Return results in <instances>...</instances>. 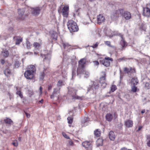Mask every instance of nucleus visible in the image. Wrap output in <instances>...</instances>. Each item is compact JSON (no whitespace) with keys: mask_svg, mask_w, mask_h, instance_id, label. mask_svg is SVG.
<instances>
[{"mask_svg":"<svg viewBox=\"0 0 150 150\" xmlns=\"http://www.w3.org/2000/svg\"><path fill=\"white\" fill-rule=\"evenodd\" d=\"M25 45L27 49H30L31 45L30 44V42L27 39H26V40Z\"/></svg>","mask_w":150,"mask_h":150,"instance_id":"31","label":"nucleus"},{"mask_svg":"<svg viewBox=\"0 0 150 150\" xmlns=\"http://www.w3.org/2000/svg\"><path fill=\"white\" fill-rule=\"evenodd\" d=\"M103 144V140L102 139H99L97 140L96 144L97 146H102Z\"/></svg>","mask_w":150,"mask_h":150,"instance_id":"30","label":"nucleus"},{"mask_svg":"<svg viewBox=\"0 0 150 150\" xmlns=\"http://www.w3.org/2000/svg\"><path fill=\"white\" fill-rule=\"evenodd\" d=\"M52 86L51 85H48V89L49 90H51L52 89Z\"/></svg>","mask_w":150,"mask_h":150,"instance_id":"60","label":"nucleus"},{"mask_svg":"<svg viewBox=\"0 0 150 150\" xmlns=\"http://www.w3.org/2000/svg\"><path fill=\"white\" fill-rule=\"evenodd\" d=\"M143 16L149 17L150 16V9L148 8H143Z\"/></svg>","mask_w":150,"mask_h":150,"instance_id":"14","label":"nucleus"},{"mask_svg":"<svg viewBox=\"0 0 150 150\" xmlns=\"http://www.w3.org/2000/svg\"><path fill=\"white\" fill-rule=\"evenodd\" d=\"M117 89L116 86L115 85H112L110 88L111 91L112 92H113Z\"/></svg>","mask_w":150,"mask_h":150,"instance_id":"37","label":"nucleus"},{"mask_svg":"<svg viewBox=\"0 0 150 150\" xmlns=\"http://www.w3.org/2000/svg\"><path fill=\"white\" fill-rule=\"evenodd\" d=\"M4 74L7 77H9L12 74L11 70L9 68L5 69L4 71Z\"/></svg>","mask_w":150,"mask_h":150,"instance_id":"17","label":"nucleus"},{"mask_svg":"<svg viewBox=\"0 0 150 150\" xmlns=\"http://www.w3.org/2000/svg\"><path fill=\"white\" fill-rule=\"evenodd\" d=\"M105 43L106 45L108 46L109 47H112V46L110 45V42L109 41H106L105 42Z\"/></svg>","mask_w":150,"mask_h":150,"instance_id":"44","label":"nucleus"},{"mask_svg":"<svg viewBox=\"0 0 150 150\" xmlns=\"http://www.w3.org/2000/svg\"><path fill=\"white\" fill-rule=\"evenodd\" d=\"M97 20L98 23L100 24L104 21L105 18L103 15L100 14L97 17Z\"/></svg>","mask_w":150,"mask_h":150,"instance_id":"13","label":"nucleus"},{"mask_svg":"<svg viewBox=\"0 0 150 150\" xmlns=\"http://www.w3.org/2000/svg\"><path fill=\"white\" fill-rule=\"evenodd\" d=\"M67 120L68 121V123L69 124H72L73 122V119L71 117H68L67 118Z\"/></svg>","mask_w":150,"mask_h":150,"instance_id":"39","label":"nucleus"},{"mask_svg":"<svg viewBox=\"0 0 150 150\" xmlns=\"http://www.w3.org/2000/svg\"><path fill=\"white\" fill-rule=\"evenodd\" d=\"M41 45V43H38L37 42H34L33 44V46L36 50H38L40 47Z\"/></svg>","mask_w":150,"mask_h":150,"instance_id":"27","label":"nucleus"},{"mask_svg":"<svg viewBox=\"0 0 150 150\" xmlns=\"http://www.w3.org/2000/svg\"><path fill=\"white\" fill-rule=\"evenodd\" d=\"M12 144L15 146H18V143L16 140L14 141Z\"/></svg>","mask_w":150,"mask_h":150,"instance_id":"46","label":"nucleus"},{"mask_svg":"<svg viewBox=\"0 0 150 150\" xmlns=\"http://www.w3.org/2000/svg\"><path fill=\"white\" fill-rule=\"evenodd\" d=\"M16 93L21 98H23V95L20 91H17L16 92Z\"/></svg>","mask_w":150,"mask_h":150,"instance_id":"42","label":"nucleus"},{"mask_svg":"<svg viewBox=\"0 0 150 150\" xmlns=\"http://www.w3.org/2000/svg\"><path fill=\"white\" fill-rule=\"evenodd\" d=\"M67 25L71 32H77L79 30V28L76 23L73 20L69 21L67 23Z\"/></svg>","mask_w":150,"mask_h":150,"instance_id":"1","label":"nucleus"},{"mask_svg":"<svg viewBox=\"0 0 150 150\" xmlns=\"http://www.w3.org/2000/svg\"><path fill=\"white\" fill-rule=\"evenodd\" d=\"M63 82L62 80H59L57 83V87L60 88L62 86Z\"/></svg>","mask_w":150,"mask_h":150,"instance_id":"36","label":"nucleus"},{"mask_svg":"<svg viewBox=\"0 0 150 150\" xmlns=\"http://www.w3.org/2000/svg\"><path fill=\"white\" fill-rule=\"evenodd\" d=\"M91 142V141H86L82 143V145L88 150H92Z\"/></svg>","mask_w":150,"mask_h":150,"instance_id":"8","label":"nucleus"},{"mask_svg":"<svg viewBox=\"0 0 150 150\" xmlns=\"http://www.w3.org/2000/svg\"><path fill=\"white\" fill-rule=\"evenodd\" d=\"M8 31L9 32V34L6 35L5 34H4L3 35V36L4 37V38L5 40H6L8 38L11 37V35L12 34V32L13 31V28L12 27H10L9 28Z\"/></svg>","mask_w":150,"mask_h":150,"instance_id":"15","label":"nucleus"},{"mask_svg":"<svg viewBox=\"0 0 150 150\" xmlns=\"http://www.w3.org/2000/svg\"><path fill=\"white\" fill-rule=\"evenodd\" d=\"M106 120L108 121H110L112 119V116L110 114H108L106 116Z\"/></svg>","mask_w":150,"mask_h":150,"instance_id":"29","label":"nucleus"},{"mask_svg":"<svg viewBox=\"0 0 150 150\" xmlns=\"http://www.w3.org/2000/svg\"><path fill=\"white\" fill-rule=\"evenodd\" d=\"M145 112V110H143L141 111V113L142 114L144 113Z\"/></svg>","mask_w":150,"mask_h":150,"instance_id":"64","label":"nucleus"},{"mask_svg":"<svg viewBox=\"0 0 150 150\" xmlns=\"http://www.w3.org/2000/svg\"><path fill=\"white\" fill-rule=\"evenodd\" d=\"M147 146L150 147V140H149L147 142Z\"/></svg>","mask_w":150,"mask_h":150,"instance_id":"56","label":"nucleus"},{"mask_svg":"<svg viewBox=\"0 0 150 150\" xmlns=\"http://www.w3.org/2000/svg\"><path fill=\"white\" fill-rule=\"evenodd\" d=\"M40 92H41V93H42V87L40 86Z\"/></svg>","mask_w":150,"mask_h":150,"instance_id":"63","label":"nucleus"},{"mask_svg":"<svg viewBox=\"0 0 150 150\" xmlns=\"http://www.w3.org/2000/svg\"><path fill=\"white\" fill-rule=\"evenodd\" d=\"M4 122L7 124L11 125L13 123V121L11 119L6 117L4 120Z\"/></svg>","mask_w":150,"mask_h":150,"instance_id":"28","label":"nucleus"},{"mask_svg":"<svg viewBox=\"0 0 150 150\" xmlns=\"http://www.w3.org/2000/svg\"><path fill=\"white\" fill-rule=\"evenodd\" d=\"M20 65V63L18 61H16L14 64V66L15 68H18Z\"/></svg>","mask_w":150,"mask_h":150,"instance_id":"41","label":"nucleus"},{"mask_svg":"<svg viewBox=\"0 0 150 150\" xmlns=\"http://www.w3.org/2000/svg\"><path fill=\"white\" fill-rule=\"evenodd\" d=\"M25 113L27 117L29 118L30 116V114L27 113L26 112H25Z\"/></svg>","mask_w":150,"mask_h":150,"instance_id":"52","label":"nucleus"},{"mask_svg":"<svg viewBox=\"0 0 150 150\" xmlns=\"http://www.w3.org/2000/svg\"><path fill=\"white\" fill-rule=\"evenodd\" d=\"M67 94L68 96L71 97L72 99H81V98L78 96L76 95V93L77 91L75 89L73 88H69Z\"/></svg>","mask_w":150,"mask_h":150,"instance_id":"2","label":"nucleus"},{"mask_svg":"<svg viewBox=\"0 0 150 150\" xmlns=\"http://www.w3.org/2000/svg\"><path fill=\"white\" fill-rule=\"evenodd\" d=\"M98 44L99 43L98 42H96L94 45H93L91 47L93 48H96L98 46Z\"/></svg>","mask_w":150,"mask_h":150,"instance_id":"47","label":"nucleus"},{"mask_svg":"<svg viewBox=\"0 0 150 150\" xmlns=\"http://www.w3.org/2000/svg\"><path fill=\"white\" fill-rule=\"evenodd\" d=\"M84 68V67L79 66L77 71V75H78L79 74H82L85 70Z\"/></svg>","mask_w":150,"mask_h":150,"instance_id":"16","label":"nucleus"},{"mask_svg":"<svg viewBox=\"0 0 150 150\" xmlns=\"http://www.w3.org/2000/svg\"><path fill=\"white\" fill-rule=\"evenodd\" d=\"M142 126H139V127L138 129L137 130V132H138L139 131H140L141 129L142 128Z\"/></svg>","mask_w":150,"mask_h":150,"instance_id":"59","label":"nucleus"},{"mask_svg":"<svg viewBox=\"0 0 150 150\" xmlns=\"http://www.w3.org/2000/svg\"><path fill=\"white\" fill-rule=\"evenodd\" d=\"M28 70L31 72L34 73L36 71V68L33 65H30L28 67Z\"/></svg>","mask_w":150,"mask_h":150,"instance_id":"21","label":"nucleus"},{"mask_svg":"<svg viewBox=\"0 0 150 150\" xmlns=\"http://www.w3.org/2000/svg\"><path fill=\"white\" fill-rule=\"evenodd\" d=\"M68 144L70 146H72L73 144V142L71 140H69L68 141Z\"/></svg>","mask_w":150,"mask_h":150,"instance_id":"49","label":"nucleus"},{"mask_svg":"<svg viewBox=\"0 0 150 150\" xmlns=\"http://www.w3.org/2000/svg\"><path fill=\"white\" fill-rule=\"evenodd\" d=\"M111 33H109L108 32H107L106 33V35L108 36H111Z\"/></svg>","mask_w":150,"mask_h":150,"instance_id":"57","label":"nucleus"},{"mask_svg":"<svg viewBox=\"0 0 150 150\" xmlns=\"http://www.w3.org/2000/svg\"><path fill=\"white\" fill-rule=\"evenodd\" d=\"M131 83L133 85H137L138 83L137 78L135 77L133 78L131 80Z\"/></svg>","mask_w":150,"mask_h":150,"instance_id":"26","label":"nucleus"},{"mask_svg":"<svg viewBox=\"0 0 150 150\" xmlns=\"http://www.w3.org/2000/svg\"><path fill=\"white\" fill-rule=\"evenodd\" d=\"M93 62L94 63V64L98 66V65L99 64V63L98 61H94Z\"/></svg>","mask_w":150,"mask_h":150,"instance_id":"51","label":"nucleus"},{"mask_svg":"<svg viewBox=\"0 0 150 150\" xmlns=\"http://www.w3.org/2000/svg\"><path fill=\"white\" fill-rule=\"evenodd\" d=\"M104 75L100 77L99 80V83L100 84V86L102 88H105L106 86L107 83L106 82L105 74H104Z\"/></svg>","mask_w":150,"mask_h":150,"instance_id":"6","label":"nucleus"},{"mask_svg":"<svg viewBox=\"0 0 150 150\" xmlns=\"http://www.w3.org/2000/svg\"><path fill=\"white\" fill-rule=\"evenodd\" d=\"M91 88H92V86H89V87L88 88V89H87L88 92L90 90H91Z\"/></svg>","mask_w":150,"mask_h":150,"instance_id":"58","label":"nucleus"},{"mask_svg":"<svg viewBox=\"0 0 150 150\" xmlns=\"http://www.w3.org/2000/svg\"><path fill=\"white\" fill-rule=\"evenodd\" d=\"M44 76H45L44 73V72L41 73L40 76V79L42 80L44 78Z\"/></svg>","mask_w":150,"mask_h":150,"instance_id":"45","label":"nucleus"},{"mask_svg":"<svg viewBox=\"0 0 150 150\" xmlns=\"http://www.w3.org/2000/svg\"><path fill=\"white\" fill-rule=\"evenodd\" d=\"M62 45L64 49H67L71 46L67 42H63L62 43Z\"/></svg>","mask_w":150,"mask_h":150,"instance_id":"35","label":"nucleus"},{"mask_svg":"<svg viewBox=\"0 0 150 150\" xmlns=\"http://www.w3.org/2000/svg\"><path fill=\"white\" fill-rule=\"evenodd\" d=\"M88 121V118L87 117H85V118H84V119L82 120V122H83L85 123Z\"/></svg>","mask_w":150,"mask_h":150,"instance_id":"50","label":"nucleus"},{"mask_svg":"<svg viewBox=\"0 0 150 150\" xmlns=\"http://www.w3.org/2000/svg\"><path fill=\"white\" fill-rule=\"evenodd\" d=\"M120 38H121L122 40V39H124V37H123V35L121 34H120L119 35Z\"/></svg>","mask_w":150,"mask_h":150,"instance_id":"54","label":"nucleus"},{"mask_svg":"<svg viewBox=\"0 0 150 150\" xmlns=\"http://www.w3.org/2000/svg\"><path fill=\"white\" fill-rule=\"evenodd\" d=\"M145 86L148 89L150 88V83L148 82H146L145 84Z\"/></svg>","mask_w":150,"mask_h":150,"instance_id":"40","label":"nucleus"},{"mask_svg":"<svg viewBox=\"0 0 150 150\" xmlns=\"http://www.w3.org/2000/svg\"><path fill=\"white\" fill-rule=\"evenodd\" d=\"M13 39H16V41L15 44L16 45H18L20 42H21L23 40V39L21 38H18L17 36H15L13 37Z\"/></svg>","mask_w":150,"mask_h":150,"instance_id":"24","label":"nucleus"},{"mask_svg":"<svg viewBox=\"0 0 150 150\" xmlns=\"http://www.w3.org/2000/svg\"><path fill=\"white\" fill-rule=\"evenodd\" d=\"M3 56L4 57H8L9 54V52L8 50L5 49L3 50L1 52Z\"/></svg>","mask_w":150,"mask_h":150,"instance_id":"25","label":"nucleus"},{"mask_svg":"<svg viewBox=\"0 0 150 150\" xmlns=\"http://www.w3.org/2000/svg\"><path fill=\"white\" fill-rule=\"evenodd\" d=\"M76 74V73L75 70L74 69H73L72 70V78H73L75 76Z\"/></svg>","mask_w":150,"mask_h":150,"instance_id":"43","label":"nucleus"},{"mask_svg":"<svg viewBox=\"0 0 150 150\" xmlns=\"http://www.w3.org/2000/svg\"><path fill=\"white\" fill-rule=\"evenodd\" d=\"M69 7L67 6H64L63 8L62 15L64 17L67 18L69 13Z\"/></svg>","mask_w":150,"mask_h":150,"instance_id":"10","label":"nucleus"},{"mask_svg":"<svg viewBox=\"0 0 150 150\" xmlns=\"http://www.w3.org/2000/svg\"><path fill=\"white\" fill-rule=\"evenodd\" d=\"M124 17L127 20H129L131 18V13L129 12L126 11L124 13Z\"/></svg>","mask_w":150,"mask_h":150,"instance_id":"22","label":"nucleus"},{"mask_svg":"<svg viewBox=\"0 0 150 150\" xmlns=\"http://www.w3.org/2000/svg\"><path fill=\"white\" fill-rule=\"evenodd\" d=\"M94 134L97 137H99L101 134L100 131V129H96L94 131Z\"/></svg>","mask_w":150,"mask_h":150,"instance_id":"32","label":"nucleus"},{"mask_svg":"<svg viewBox=\"0 0 150 150\" xmlns=\"http://www.w3.org/2000/svg\"><path fill=\"white\" fill-rule=\"evenodd\" d=\"M146 139L147 140H149L150 139V135H148L146 137Z\"/></svg>","mask_w":150,"mask_h":150,"instance_id":"61","label":"nucleus"},{"mask_svg":"<svg viewBox=\"0 0 150 150\" xmlns=\"http://www.w3.org/2000/svg\"><path fill=\"white\" fill-rule=\"evenodd\" d=\"M137 87L133 85L132 87V91L133 92H137Z\"/></svg>","mask_w":150,"mask_h":150,"instance_id":"38","label":"nucleus"},{"mask_svg":"<svg viewBox=\"0 0 150 150\" xmlns=\"http://www.w3.org/2000/svg\"><path fill=\"white\" fill-rule=\"evenodd\" d=\"M124 71L126 73H127L128 75L129 74H132L133 73L135 72V70L134 68H132L130 67L129 68L125 67L124 68Z\"/></svg>","mask_w":150,"mask_h":150,"instance_id":"9","label":"nucleus"},{"mask_svg":"<svg viewBox=\"0 0 150 150\" xmlns=\"http://www.w3.org/2000/svg\"><path fill=\"white\" fill-rule=\"evenodd\" d=\"M108 137L111 140L114 141L115 138V135L114 132L112 131H110L108 134Z\"/></svg>","mask_w":150,"mask_h":150,"instance_id":"18","label":"nucleus"},{"mask_svg":"<svg viewBox=\"0 0 150 150\" xmlns=\"http://www.w3.org/2000/svg\"><path fill=\"white\" fill-rule=\"evenodd\" d=\"M92 87L93 90L98 89L99 87V84L98 83H93Z\"/></svg>","mask_w":150,"mask_h":150,"instance_id":"34","label":"nucleus"},{"mask_svg":"<svg viewBox=\"0 0 150 150\" xmlns=\"http://www.w3.org/2000/svg\"><path fill=\"white\" fill-rule=\"evenodd\" d=\"M82 74L84 75V76L85 78H87L89 77L90 74L89 72L85 70L84 72H83Z\"/></svg>","mask_w":150,"mask_h":150,"instance_id":"33","label":"nucleus"},{"mask_svg":"<svg viewBox=\"0 0 150 150\" xmlns=\"http://www.w3.org/2000/svg\"><path fill=\"white\" fill-rule=\"evenodd\" d=\"M24 76L27 79H32L34 77V73L30 71H26L24 73Z\"/></svg>","mask_w":150,"mask_h":150,"instance_id":"7","label":"nucleus"},{"mask_svg":"<svg viewBox=\"0 0 150 150\" xmlns=\"http://www.w3.org/2000/svg\"><path fill=\"white\" fill-rule=\"evenodd\" d=\"M120 44L121 46V50L125 49L124 48L127 45V42L125 41L124 39L121 40L120 42Z\"/></svg>","mask_w":150,"mask_h":150,"instance_id":"19","label":"nucleus"},{"mask_svg":"<svg viewBox=\"0 0 150 150\" xmlns=\"http://www.w3.org/2000/svg\"><path fill=\"white\" fill-rule=\"evenodd\" d=\"M124 10L122 9H119L115 11L111 14V18L114 21L117 20L119 17L121 16L123 13Z\"/></svg>","mask_w":150,"mask_h":150,"instance_id":"3","label":"nucleus"},{"mask_svg":"<svg viewBox=\"0 0 150 150\" xmlns=\"http://www.w3.org/2000/svg\"><path fill=\"white\" fill-rule=\"evenodd\" d=\"M63 136L66 138L67 139H69V137L68 136L67 134H63Z\"/></svg>","mask_w":150,"mask_h":150,"instance_id":"53","label":"nucleus"},{"mask_svg":"<svg viewBox=\"0 0 150 150\" xmlns=\"http://www.w3.org/2000/svg\"><path fill=\"white\" fill-rule=\"evenodd\" d=\"M60 88H59L57 87L54 89V91L53 93L51 96V98H53L55 96H57L56 95L59 93L60 92Z\"/></svg>","mask_w":150,"mask_h":150,"instance_id":"11","label":"nucleus"},{"mask_svg":"<svg viewBox=\"0 0 150 150\" xmlns=\"http://www.w3.org/2000/svg\"><path fill=\"white\" fill-rule=\"evenodd\" d=\"M112 60V58L110 57H105V59H101L100 60V64H102L105 66L107 67L110 65V61Z\"/></svg>","mask_w":150,"mask_h":150,"instance_id":"4","label":"nucleus"},{"mask_svg":"<svg viewBox=\"0 0 150 150\" xmlns=\"http://www.w3.org/2000/svg\"><path fill=\"white\" fill-rule=\"evenodd\" d=\"M5 61L4 59H1V63L2 64H4L5 63Z\"/></svg>","mask_w":150,"mask_h":150,"instance_id":"55","label":"nucleus"},{"mask_svg":"<svg viewBox=\"0 0 150 150\" xmlns=\"http://www.w3.org/2000/svg\"><path fill=\"white\" fill-rule=\"evenodd\" d=\"M128 149L125 147H123L121 149V150H127Z\"/></svg>","mask_w":150,"mask_h":150,"instance_id":"62","label":"nucleus"},{"mask_svg":"<svg viewBox=\"0 0 150 150\" xmlns=\"http://www.w3.org/2000/svg\"><path fill=\"white\" fill-rule=\"evenodd\" d=\"M86 59L84 58L81 59L79 62V66L85 67L84 64H86Z\"/></svg>","mask_w":150,"mask_h":150,"instance_id":"23","label":"nucleus"},{"mask_svg":"<svg viewBox=\"0 0 150 150\" xmlns=\"http://www.w3.org/2000/svg\"><path fill=\"white\" fill-rule=\"evenodd\" d=\"M18 13L19 19L21 20H23L25 17V16L24 15V11L23 10L20 9L18 11Z\"/></svg>","mask_w":150,"mask_h":150,"instance_id":"12","label":"nucleus"},{"mask_svg":"<svg viewBox=\"0 0 150 150\" xmlns=\"http://www.w3.org/2000/svg\"><path fill=\"white\" fill-rule=\"evenodd\" d=\"M42 9V7H36L32 8L31 10V13L34 16H38L40 14Z\"/></svg>","mask_w":150,"mask_h":150,"instance_id":"5","label":"nucleus"},{"mask_svg":"<svg viewBox=\"0 0 150 150\" xmlns=\"http://www.w3.org/2000/svg\"><path fill=\"white\" fill-rule=\"evenodd\" d=\"M125 124L127 127H132L133 125V122L132 120H128L125 121Z\"/></svg>","mask_w":150,"mask_h":150,"instance_id":"20","label":"nucleus"},{"mask_svg":"<svg viewBox=\"0 0 150 150\" xmlns=\"http://www.w3.org/2000/svg\"><path fill=\"white\" fill-rule=\"evenodd\" d=\"M7 95L9 96L10 99V100H11V99L13 97V95L12 94H11V93H10L9 92H8Z\"/></svg>","mask_w":150,"mask_h":150,"instance_id":"48","label":"nucleus"}]
</instances>
